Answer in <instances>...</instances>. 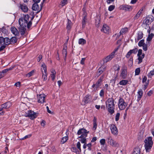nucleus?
I'll return each mask as SVG.
<instances>
[{"label":"nucleus","instance_id":"nucleus-1","mask_svg":"<svg viewBox=\"0 0 154 154\" xmlns=\"http://www.w3.org/2000/svg\"><path fill=\"white\" fill-rule=\"evenodd\" d=\"M33 17H32L29 20V17L28 14H23L22 17L19 19V23L20 26L18 29L21 35L24 34L27 27L28 29L30 28L32 24V20Z\"/></svg>","mask_w":154,"mask_h":154},{"label":"nucleus","instance_id":"nucleus-2","mask_svg":"<svg viewBox=\"0 0 154 154\" xmlns=\"http://www.w3.org/2000/svg\"><path fill=\"white\" fill-rule=\"evenodd\" d=\"M114 100L112 98H108L106 102V105L108 112L112 115L115 112Z\"/></svg>","mask_w":154,"mask_h":154},{"label":"nucleus","instance_id":"nucleus-3","mask_svg":"<svg viewBox=\"0 0 154 154\" xmlns=\"http://www.w3.org/2000/svg\"><path fill=\"white\" fill-rule=\"evenodd\" d=\"M144 142L145 143L144 147L146 152H149L153 144L152 137H149L147 138L144 140Z\"/></svg>","mask_w":154,"mask_h":154},{"label":"nucleus","instance_id":"nucleus-4","mask_svg":"<svg viewBox=\"0 0 154 154\" xmlns=\"http://www.w3.org/2000/svg\"><path fill=\"white\" fill-rule=\"evenodd\" d=\"M127 103L125 102L124 100L122 98H120L118 101V107L121 110L125 109L127 106Z\"/></svg>","mask_w":154,"mask_h":154},{"label":"nucleus","instance_id":"nucleus-5","mask_svg":"<svg viewBox=\"0 0 154 154\" xmlns=\"http://www.w3.org/2000/svg\"><path fill=\"white\" fill-rule=\"evenodd\" d=\"M127 66L124 64L122 66L121 72L119 75L120 77L123 79H125L126 78L127 74Z\"/></svg>","mask_w":154,"mask_h":154},{"label":"nucleus","instance_id":"nucleus-6","mask_svg":"<svg viewBox=\"0 0 154 154\" xmlns=\"http://www.w3.org/2000/svg\"><path fill=\"white\" fill-rule=\"evenodd\" d=\"M89 133V131H87L85 129L81 128L78 131L77 134L79 135H81L79 137V138L83 137H86L87 136V134Z\"/></svg>","mask_w":154,"mask_h":154},{"label":"nucleus","instance_id":"nucleus-7","mask_svg":"<svg viewBox=\"0 0 154 154\" xmlns=\"http://www.w3.org/2000/svg\"><path fill=\"white\" fill-rule=\"evenodd\" d=\"M37 116V113L34 111L29 110L26 113L25 116L29 117L31 119H33L35 118Z\"/></svg>","mask_w":154,"mask_h":154},{"label":"nucleus","instance_id":"nucleus-8","mask_svg":"<svg viewBox=\"0 0 154 154\" xmlns=\"http://www.w3.org/2000/svg\"><path fill=\"white\" fill-rule=\"evenodd\" d=\"M108 143L112 146L115 147H118L119 146V144L117 142L113 140L111 137H109L108 138Z\"/></svg>","mask_w":154,"mask_h":154},{"label":"nucleus","instance_id":"nucleus-9","mask_svg":"<svg viewBox=\"0 0 154 154\" xmlns=\"http://www.w3.org/2000/svg\"><path fill=\"white\" fill-rule=\"evenodd\" d=\"M154 19L153 17L151 15H149L144 20L143 24L146 25H149L152 21Z\"/></svg>","mask_w":154,"mask_h":154},{"label":"nucleus","instance_id":"nucleus-10","mask_svg":"<svg viewBox=\"0 0 154 154\" xmlns=\"http://www.w3.org/2000/svg\"><path fill=\"white\" fill-rule=\"evenodd\" d=\"M45 95L43 94H37V99L38 102L40 103H43L45 102Z\"/></svg>","mask_w":154,"mask_h":154},{"label":"nucleus","instance_id":"nucleus-11","mask_svg":"<svg viewBox=\"0 0 154 154\" xmlns=\"http://www.w3.org/2000/svg\"><path fill=\"white\" fill-rule=\"evenodd\" d=\"M120 9L121 10H124L126 11H130L132 10V7L131 6L125 5H121L120 7Z\"/></svg>","mask_w":154,"mask_h":154},{"label":"nucleus","instance_id":"nucleus-12","mask_svg":"<svg viewBox=\"0 0 154 154\" xmlns=\"http://www.w3.org/2000/svg\"><path fill=\"white\" fill-rule=\"evenodd\" d=\"M103 79V76H102L98 80L96 83L92 85V87L94 88L95 89H97V88H99L101 85V83Z\"/></svg>","mask_w":154,"mask_h":154},{"label":"nucleus","instance_id":"nucleus-13","mask_svg":"<svg viewBox=\"0 0 154 154\" xmlns=\"http://www.w3.org/2000/svg\"><path fill=\"white\" fill-rule=\"evenodd\" d=\"M92 100L91 96L89 94L86 95L83 98L82 102L85 104L90 102Z\"/></svg>","mask_w":154,"mask_h":154},{"label":"nucleus","instance_id":"nucleus-14","mask_svg":"<svg viewBox=\"0 0 154 154\" xmlns=\"http://www.w3.org/2000/svg\"><path fill=\"white\" fill-rule=\"evenodd\" d=\"M111 133L114 135H117L118 133L117 129L114 125H112L110 126Z\"/></svg>","mask_w":154,"mask_h":154},{"label":"nucleus","instance_id":"nucleus-15","mask_svg":"<svg viewBox=\"0 0 154 154\" xmlns=\"http://www.w3.org/2000/svg\"><path fill=\"white\" fill-rule=\"evenodd\" d=\"M115 56L113 55V54H110L109 55L103 59L104 63H106L110 61Z\"/></svg>","mask_w":154,"mask_h":154},{"label":"nucleus","instance_id":"nucleus-16","mask_svg":"<svg viewBox=\"0 0 154 154\" xmlns=\"http://www.w3.org/2000/svg\"><path fill=\"white\" fill-rule=\"evenodd\" d=\"M11 32L15 36H18L19 35V32L18 30L14 27H12L11 28Z\"/></svg>","mask_w":154,"mask_h":154},{"label":"nucleus","instance_id":"nucleus-17","mask_svg":"<svg viewBox=\"0 0 154 154\" xmlns=\"http://www.w3.org/2000/svg\"><path fill=\"white\" fill-rule=\"evenodd\" d=\"M101 31L105 33H108L109 31V28L107 25L104 24L101 29Z\"/></svg>","mask_w":154,"mask_h":154},{"label":"nucleus","instance_id":"nucleus-18","mask_svg":"<svg viewBox=\"0 0 154 154\" xmlns=\"http://www.w3.org/2000/svg\"><path fill=\"white\" fill-rule=\"evenodd\" d=\"M11 103L10 102L5 103L1 106L2 108L3 109H8L11 106Z\"/></svg>","mask_w":154,"mask_h":154},{"label":"nucleus","instance_id":"nucleus-19","mask_svg":"<svg viewBox=\"0 0 154 154\" xmlns=\"http://www.w3.org/2000/svg\"><path fill=\"white\" fill-rule=\"evenodd\" d=\"M143 34L142 32L139 31L137 33V38H135L136 42H137L143 37Z\"/></svg>","mask_w":154,"mask_h":154},{"label":"nucleus","instance_id":"nucleus-20","mask_svg":"<svg viewBox=\"0 0 154 154\" xmlns=\"http://www.w3.org/2000/svg\"><path fill=\"white\" fill-rule=\"evenodd\" d=\"M20 7L21 10L24 12H26L28 11V7L25 4H20Z\"/></svg>","mask_w":154,"mask_h":154},{"label":"nucleus","instance_id":"nucleus-21","mask_svg":"<svg viewBox=\"0 0 154 154\" xmlns=\"http://www.w3.org/2000/svg\"><path fill=\"white\" fill-rule=\"evenodd\" d=\"M72 24L71 21L69 19H67V22L66 23V29L68 30H69L71 29L72 26Z\"/></svg>","mask_w":154,"mask_h":154},{"label":"nucleus","instance_id":"nucleus-22","mask_svg":"<svg viewBox=\"0 0 154 154\" xmlns=\"http://www.w3.org/2000/svg\"><path fill=\"white\" fill-rule=\"evenodd\" d=\"M97 118L96 117H94V119L93 120V130L94 131H95L97 128Z\"/></svg>","mask_w":154,"mask_h":154},{"label":"nucleus","instance_id":"nucleus-23","mask_svg":"<svg viewBox=\"0 0 154 154\" xmlns=\"http://www.w3.org/2000/svg\"><path fill=\"white\" fill-rule=\"evenodd\" d=\"M105 70V67L104 66H101L98 69L97 74L99 75H101Z\"/></svg>","mask_w":154,"mask_h":154},{"label":"nucleus","instance_id":"nucleus-24","mask_svg":"<svg viewBox=\"0 0 154 154\" xmlns=\"http://www.w3.org/2000/svg\"><path fill=\"white\" fill-rule=\"evenodd\" d=\"M32 9L34 11H38L39 9V6L38 3H34L33 4Z\"/></svg>","mask_w":154,"mask_h":154},{"label":"nucleus","instance_id":"nucleus-25","mask_svg":"<svg viewBox=\"0 0 154 154\" xmlns=\"http://www.w3.org/2000/svg\"><path fill=\"white\" fill-rule=\"evenodd\" d=\"M41 70L42 72V70L43 71L44 73H47V66L45 64L43 63L41 66Z\"/></svg>","mask_w":154,"mask_h":154},{"label":"nucleus","instance_id":"nucleus-26","mask_svg":"<svg viewBox=\"0 0 154 154\" xmlns=\"http://www.w3.org/2000/svg\"><path fill=\"white\" fill-rule=\"evenodd\" d=\"M144 56L145 54L144 53H143L141 55L137 56L138 57V63H140L142 62L143 59L144 58Z\"/></svg>","mask_w":154,"mask_h":154},{"label":"nucleus","instance_id":"nucleus-27","mask_svg":"<svg viewBox=\"0 0 154 154\" xmlns=\"http://www.w3.org/2000/svg\"><path fill=\"white\" fill-rule=\"evenodd\" d=\"M51 79L52 80H54L55 79L56 72L54 69H52L51 70Z\"/></svg>","mask_w":154,"mask_h":154},{"label":"nucleus","instance_id":"nucleus-28","mask_svg":"<svg viewBox=\"0 0 154 154\" xmlns=\"http://www.w3.org/2000/svg\"><path fill=\"white\" fill-rule=\"evenodd\" d=\"M86 43V40L83 38H80L79 40V43L80 45H83L85 44Z\"/></svg>","mask_w":154,"mask_h":154},{"label":"nucleus","instance_id":"nucleus-29","mask_svg":"<svg viewBox=\"0 0 154 154\" xmlns=\"http://www.w3.org/2000/svg\"><path fill=\"white\" fill-rule=\"evenodd\" d=\"M128 81L127 80H123L120 81L119 84L120 85H125L128 84Z\"/></svg>","mask_w":154,"mask_h":154},{"label":"nucleus","instance_id":"nucleus-30","mask_svg":"<svg viewBox=\"0 0 154 154\" xmlns=\"http://www.w3.org/2000/svg\"><path fill=\"white\" fill-rule=\"evenodd\" d=\"M142 13V11H140V10L137 14L135 15V16L134 17V20H137L140 17V16L141 14Z\"/></svg>","mask_w":154,"mask_h":154},{"label":"nucleus","instance_id":"nucleus-31","mask_svg":"<svg viewBox=\"0 0 154 154\" xmlns=\"http://www.w3.org/2000/svg\"><path fill=\"white\" fill-rule=\"evenodd\" d=\"M62 54L64 57H65V58H64V59L65 60L66 57V56L67 54V52H66V47H64L63 48V51H62Z\"/></svg>","mask_w":154,"mask_h":154},{"label":"nucleus","instance_id":"nucleus-32","mask_svg":"<svg viewBox=\"0 0 154 154\" xmlns=\"http://www.w3.org/2000/svg\"><path fill=\"white\" fill-rule=\"evenodd\" d=\"M132 154H140V149L139 148L135 149Z\"/></svg>","mask_w":154,"mask_h":154},{"label":"nucleus","instance_id":"nucleus-33","mask_svg":"<svg viewBox=\"0 0 154 154\" xmlns=\"http://www.w3.org/2000/svg\"><path fill=\"white\" fill-rule=\"evenodd\" d=\"M87 20L86 17L85 16L84 17L82 23V27H85L86 24V20Z\"/></svg>","mask_w":154,"mask_h":154},{"label":"nucleus","instance_id":"nucleus-34","mask_svg":"<svg viewBox=\"0 0 154 154\" xmlns=\"http://www.w3.org/2000/svg\"><path fill=\"white\" fill-rule=\"evenodd\" d=\"M67 3V0H63L59 5V7L62 8Z\"/></svg>","mask_w":154,"mask_h":154},{"label":"nucleus","instance_id":"nucleus-35","mask_svg":"<svg viewBox=\"0 0 154 154\" xmlns=\"http://www.w3.org/2000/svg\"><path fill=\"white\" fill-rule=\"evenodd\" d=\"M47 73H44L43 71L42 70V77L44 81H45L47 80Z\"/></svg>","mask_w":154,"mask_h":154},{"label":"nucleus","instance_id":"nucleus-36","mask_svg":"<svg viewBox=\"0 0 154 154\" xmlns=\"http://www.w3.org/2000/svg\"><path fill=\"white\" fill-rule=\"evenodd\" d=\"M4 41H5V45H9L10 43V40L7 37L4 38Z\"/></svg>","mask_w":154,"mask_h":154},{"label":"nucleus","instance_id":"nucleus-37","mask_svg":"<svg viewBox=\"0 0 154 154\" xmlns=\"http://www.w3.org/2000/svg\"><path fill=\"white\" fill-rule=\"evenodd\" d=\"M138 98L139 99V100L140 99V98L143 95V92L142 90H140L138 92Z\"/></svg>","mask_w":154,"mask_h":154},{"label":"nucleus","instance_id":"nucleus-38","mask_svg":"<svg viewBox=\"0 0 154 154\" xmlns=\"http://www.w3.org/2000/svg\"><path fill=\"white\" fill-rule=\"evenodd\" d=\"M128 31L127 28H124L122 29L120 32V35L125 34Z\"/></svg>","mask_w":154,"mask_h":154},{"label":"nucleus","instance_id":"nucleus-39","mask_svg":"<svg viewBox=\"0 0 154 154\" xmlns=\"http://www.w3.org/2000/svg\"><path fill=\"white\" fill-rule=\"evenodd\" d=\"M35 72V70L34 69L33 70H32L29 72V73L26 74V76L28 77H30V76L34 74V73Z\"/></svg>","mask_w":154,"mask_h":154},{"label":"nucleus","instance_id":"nucleus-40","mask_svg":"<svg viewBox=\"0 0 154 154\" xmlns=\"http://www.w3.org/2000/svg\"><path fill=\"white\" fill-rule=\"evenodd\" d=\"M154 36V34L153 33H151L149 35L147 38V41H150Z\"/></svg>","mask_w":154,"mask_h":154},{"label":"nucleus","instance_id":"nucleus-41","mask_svg":"<svg viewBox=\"0 0 154 154\" xmlns=\"http://www.w3.org/2000/svg\"><path fill=\"white\" fill-rule=\"evenodd\" d=\"M10 42H12L13 43H15L16 42L17 39V38L16 37H12L11 39H10Z\"/></svg>","mask_w":154,"mask_h":154},{"label":"nucleus","instance_id":"nucleus-42","mask_svg":"<svg viewBox=\"0 0 154 154\" xmlns=\"http://www.w3.org/2000/svg\"><path fill=\"white\" fill-rule=\"evenodd\" d=\"M0 43L1 45H5V41H4V38L3 37H0Z\"/></svg>","mask_w":154,"mask_h":154},{"label":"nucleus","instance_id":"nucleus-43","mask_svg":"<svg viewBox=\"0 0 154 154\" xmlns=\"http://www.w3.org/2000/svg\"><path fill=\"white\" fill-rule=\"evenodd\" d=\"M76 146L78 149H79V150L78 151V152H81V144L79 142H78L77 143Z\"/></svg>","mask_w":154,"mask_h":154},{"label":"nucleus","instance_id":"nucleus-44","mask_svg":"<svg viewBox=\"0 0 154 154\" xmlns=\"http://www.w3.org/2000/svg\"><path fill=\"white\" fill-rule=\"evenodd\" d=\"M145 43H144V40L143 39L141 40L139 42L138 45L139 47H141L145 44Z\"/></svg>","mask_w":154,"mask_h":154},{"label":"nucleus","instance_id":"nucleus-45","mask_svg":"<svg viewBox=\"0 0 154 154\" xmlns=\"http://www.w3.org/2000/svg\"><path fill=\"white\" fill-rule=\"evenodd\" d=\"M68 137L67 136H66V137H63L62 138V140H61V142H62V143H65L67 141V140H68Z\"/></svg>","mask_w":154,"mask_h":154},{"label":"nucleus","instance_id":"nucleus-46","mask_svg":"<svg viewBox=\"0 0 154 154\" xmlns=\"http://www.w3.org/2000/svg\"><path fill=\"white\" fill-rule=\"evenodd\" d=\"M140 71V69L139 68H137L135 70V74L136 75H139Z\"/></svg>","mask_w":154,"mask_h":154},{"label":"nucleus","instance_id":"nucleus-47","mask_svg":"<svg viewBox=\"0 0 154 154\" xmlns=\"http://www.w3.org/2000/svg\"><path fill=\"white\" fill-rule=\"evenodd\" d=\"M85 138L86 137H83L81 138L82 139L80 140V141L82 143L84 144L86 143V139Z\"/></svg>","mask_w":154,"mask_h":154},{"label":"nucleus","instance_id":"nucleus-48","mask_svg":"<svg viewBox=\"0 0 154 154\" xmlns=\"http://www.w3.org/2000/svg\"><path fill=\"white\" fill-rule=\"evenodd\" d=\"M120 115V114L119 113H117L115 117V120L116 121H118L119 119V118Z\"/></svg>","mask_w":154,"mask_h":154},{"label":"nucleus","instance_id":"nucleus-49","mask_svg":"<svg viewBox=\"0 0 154 154\" xmlns=\"http://www.w3.org/2000/svg\"><path fill=\"white\" fill-rule=\"evenodd\" d=\"M154 74V70H152L150 71L149 73L148 74V76L151 78L152 76Z\"/></svg>","mask_w":154,"mask_h":154},{"label":"nucleus","instance_id":"nucleus-50","mask_svg":"<svg viewBox=\"0 0 154 154\" xmlns=\"http://www.w3.org/2000/svg\"><path fill=\"white\" fill-rule=\"evenodd\" d=\"M115 6L114 5H111L109 7L108 10L110 11H112L113 10Z\"/></svg>","mask_w":154,"mask_h":154},{"label":"nucleus","instance_id":"nucleus-51","mask_svg":"<svg viewBox=\"0 0 154 154\" xmlns=\"http://www.w3.org/2000/svg\"><path fill=\"white\" fill-rule=\"evenodd\" d=\"M130 51L133 54H136L137 51V49L136 48H135L132 50H130Z\"/></svg>","mask_w":154,"mask_h":154},{"label":"nucleus","instance_id":"nucleus-52","mask_svg":"<svg viewBox=\"0 0 154 154\" xmlns=\"http://www.w3.org/2000/svg\"><path fill=\"white\" fill-rule=\"evenodd\" d=\"M142 46L143 47V49L144 51H146L147 50V46L146 44H145Z\"/></svg>","mask_w":154,"mask_h":154},{"label":"nucleus","instance_id":"nucleus-53","mask_svg":"<svg viewBox=\"0 0 154 154\" xmlns=\"http://www.w3.org/2000/svg\"><path fill=\"white\" fill-rule=\"evenodd\" d=\"M100 143L102 145H104L105 143V140L104 139H101L100 141Z\"/></svg>","mask_w":154,"mask_h":154},{"label":"nucleus","instance_id":"nucleus-54","mask_svg":"<svg viewBox=\"0 0 154 154\" xmlns=\"http://www.w3.org/2000/svg\"><path fill=\"white\" fill-rule=\"evenodd\" d=\"M132 53L130 51V50L128 51L127 54L126 55V58H128L130 57V56L131 55Z\"/></svg>","mask_w":154,"mask_h":154},{"label":"nucleus","instance_id":"nucleus-55","mask_svg":"<svg viewBox=\"0 0 154 154\" xmlns=\"http://www.w3.org/2000/svg\"><path fill=\"white\" fill-rule=\"evenodd\" d=\"M91 146L92 145L91 143H89L87 144V146L88 147V150H91Z\"/></svg>","mask_w":154,"mask_h":154},{"label":"nucleus","instance_id":"nucleus-56","mask_svg":"<svg viewBox=\"0 0 154 154\" xmlns=\"http://www.w3.org/2000/svg\"><path fill=\"white\" fill-rule=\"evenodd\" d=\"M104 95V91L103 89H102L100 93V95L101 97H103Z\"/></svg>","mask_w":154,"mask_h":154},{"label":"nucleus","instance_id":"nucleus-57","mask_svg":"<svg viewBox=\"0 0 154 154\" xmlns=\"http://www.w3.org/2000/svg\"><path fill=\"white\" fill-rule=\"evenodd\" d=\"M31 135H32L31 134H28L27 135H26L25 136H24L23 137L22 139L24 140V139H26V138H29L31 137Z\"/></svg>","mask_w":154,"mask_h":154},{"label":"nucleus","instance_id":"nucleus-58","mask_svg":"<svg viewBox=\"0 0 154 154\" xmlns=\"http://www.w3.org/2000/svg\"><path fill=\"white\" fill-rule=\"evenodd\" d=\"M119 49V47L116 48L111 53L112 54H113L114 56H115L116 52L118 51Z\"/></svg>","mask_w":154,"mask_h":154},{"label":"nucleus","instance_id":"nucleus-59","mask_svg":"<svg viewBox=\"0 0 154 154\" xmlns=\"http://www.w3.org/2000/svg\"><path fill=\"white\" fill-rule=\"evenodd\" d=\"M4 113L5 112L3 110V109L2 108H0V116L4 115Z\"/></svg>","mask_w":154,"mask_h":154},{"label":"nucleus","instance_id":"nucleus-60","mask_svg":"<svg viewBox=\"0 0 154 154\" xmlns=\"http://www.w3.org/2000/svg\"><path fill=\"white\" fill-rule=\"evenodd\" d=\"M142 50L141 49H139L138 51L137 56H140L142 55Z\"/></svg>","mask_w":154,"mask_h":154},{"label":"nucleus","instance_id":"nucleus-61","mask_svg":"<svg viewBox=\"0 0 154 154\" xmlns=\"http://www.w3.org/2000/svg\"><path fill=\"white\" fill-rule=\"evenodd\" d=\"M6 47L5 45H2V46L0 48V51H2Z\"/></svg>","mask_w":154,"mask_h":154},{"label":"nucleus","instance_id":"nucleus-62","mask_svg":"<svg viewBox=\"0 0 154 154\" xmlns=\"http://www.w3.org/2000/svg\"><path fill=\"white\" fill-rule=\"evenodd\" d=\"M147 80V77L146 76H144L143 78L142 82L143 83L145 82Z\"/></svg>","mask_w":154,"mask_h":154},{"label":"nucleus","instance_id":"nucleus-63","mask_svg":"<svg viewBox=\"0 0 154 154\" xmlns=\"http://www.w3.org/2000/svg\"><path fill=\"white\" fill-rule=\"evenodd\" d=\"M85 60V58H82V60L80 62L81 64L83 65L84 64V62Z\"/></svg>","mask_w":154,"mask_h":154},{"label":"nucleus","instance_id":"nucleus-64","mask_svg":"<svg viewBox=\"0 0 154 154\" xmlns=\"http://www.w3.org/2000/svg\"><path fill=\"white\" fill-rule=\"evenodd\" d=\"M20 82H18L15 84V85L17 87H20Z\"/></svg>","mask_w":154,"mask_h":154}]
</instances>
